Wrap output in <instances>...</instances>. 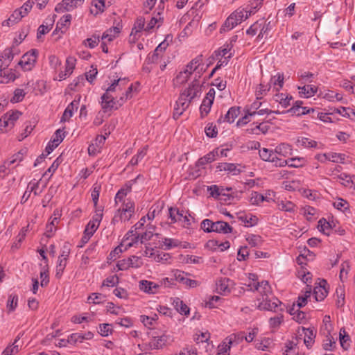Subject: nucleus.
Instances as JSON below:
<instances>
[{
    "label": "nucleus",
    "mask_w": 355,
    "mask_h": 355,
    "mask_svg": "<svg viewBox=\"0 0 355 355\" xmlns=\"http://www.w3.org/2000/svg\"><path fill=\"white\" fill-rule=\"evenodd\" d=\"M127 83L128 80L125 78H119L118 80H114L112 85L106 89V92L101 96V105L105 112L114 109L116 105L115 97L113 96L112 93L117 90H121V87Z\"/></svg>",
    "instance_id": "obj_1"
},
{
    "label": "nucleus",
    "mask_w": 355,
    "mask_h": 355,
    "mask_svg": "<svg viewBox=\"0 0 355 355\" xmlns=\"http://www.w3.org/2000/svg\"><path fill=\"white\" fill-rule=\"evenodd\" d=\"M201 228L206 232H217L227 234L232 232L233 228L223 220L213 222L209 219H205L201 223Z\"/></svg>",
    "instance_id": "obj_2"
},
{
    "label": "nucleus",
    "mask_w": 355,
    "mask_h": 355,
    "mask_svg": "<svg viewBox=\"0 0 355 355\" xmlns=\"http://www.w3.org/2000/svg\"><path fill=\"white\" fill-rule=\"evenodd\" d=\"M21 43V34L19 35L18 38H15L12 46L10 49H6L3 51V52L0 55V64L6 69L12 60L14 58L15 55H18L21 49L19 47L20 44Z\"/></svg>",
    "instance_id": "obj_3"
},
{
    "label": "nucleus",
    "mask_w": 355,
    "mask_h": 355,
    "mask_svg": "<svg viewBox=\"0 0 355 355\" xmlns=\"http://www.w3.org/2000/svg\"><path fill=\"white\" fill-rule=\"evenodd\" d=\"M202 56L199 55L194 59H193L187 66L185 69L184 70L185 72H187L188 74L191 76L193 73H195V77L197 80L201 77L203 72L205 71V69L202 65Z\"/></svg>",
    "instance_id": "obj_4"
},
{
    "label": "nucleus",
    "mask_w": 355,
    "mask_h": 355,
    "mask_svg": "<svg viewBox=\"0 0 355 355\" xmlns=\"http://www.w3.org/2000/svg\"><path fill=\"white\" fill-rule=\"evenodd\" d=\"M262 0H254L253 3H252V6L250 10L246 9H238L235 12H233L234 17L236 19L238 24L241 23L242 21L248 18L249 16L251 15L252 13H254V11L253 9H256L260 4Z\"/></svg>",
    "instance_id": "obj_5"
},
{
    "label": "nucleus",
    "mask_w": 355,
    "mask_h": 355,
    "mask_svg": "<svg viewBox=\"0 0 355 355\" xmlns=\"http://www.w3.org/2000/svg\"><path fill=\"white\" fill-rule=\"evenodd\" d=\"M191 100H190L182 92L176 101V107L174 109L173 117L178 119L182 113L189 107Z\"/></svg>",
    "instance_id": "obj_6"
},
{
    "label": "nucleus",
    "mask_w": 355,
    "mask_h": 355,
    "mask_svg": "<svg viewBox=\"0 0 355 355\" xmlns=\"http://www.w3.org/2000/svg\"><path fill=\"white\" fill-rule=\"evenodd\" d=\"M141 265L142 262L139 257L132 256L126 259L119 261L116 266L120 270H125L129 268H139Z\"/></svg>",
    "instance_id": "obj_7"
},
{
    "label": "nucleus",
    "mask_w": 355,
    "mask_h": 355,
    "mask_svg": "<svg viewBox=\"0 0 355 355\" xmlns=\"http://www.w3.org/2000/svg\"><path fill=\"white\" fill-rule=\"evenodd\" d=\"M170 341H172L171 336L165 332L159 336H154L149 343V347L153 349H159Z\"/></svg>",
    "instance_id": "obj_8"
},
{
    "label": "nucleus",
    "mask_w": 355,
    "mask_h": 355,
    "mask_svg": "<svg viewBox=\"0 0 355 355\" xmlns=\"http://www.w3.org/2000/svg\"><path fill=\"white\" fill-rule=\"evenodd\" d=\"M38 56V51L31 49L24 54V71H31L35 66Z\"/></svg>",
    "instance_id": "obj_9"
},
{
    "label": "nucleus",
    "mask_w": 355,
    "mask_h": 355,
    "mask_svg": "<svg viewBox=\"0 0 355 355\" xmlns=\"http://www.w3.org/2000/svg\"><path fill=\"white\" fill-rule=\"evenodd\" d=\"M183 92L191 101L200 94L201 85L196 78H194L188 89Z\"/></svg>",
    "instance_id": "obj_10"
},
{
    "label": "nucleus",
    "mask_w": 355,
    "mask_h": 355,
    "mask_svg": "<svg viewBox=\"0 0 355 355\" xmlns=\"http://www.w3.org/2000/svg\"><path fill=\"white\" fill-rule=\"evenodd\" d=\"M281 304L280 301L275 297L269 299L266 297L262 299V301L259 304V308L261 309L277 311V309L279 305Z\"/></svg>",
    "instance_id": "obj_11"
},
{
    "label": "nucleus",
    "mask_w": 355,
    "mask_h": 355,
    "mask_svg": "<svg viewBox=\"0 0 355 355\" xmlns=\"http://www.w3.org/2000/svg\"><path fill=\"white\" fill-rule=\"evenodd\" d=\"M216 291L221 295L230 293L232 282L228 278H220L216 281Z\"/></svg>",
    "instance_id": "obj_12"
},
{
    "label": "nucleus",
    "mask_w": 355,
    "mask_h": 355,
    "mask_svg": "<svg viewBox=\"0 0 355 355\" xmlns=\"http://www.w3.org/2000/svg\"><path fill=\"white\" fill-rule=\"evenodd\" d=\"M5 68L0 64V83L7 84L11 81H14L18 78L19 73H16L15 71L10 70L9 73L5 71Z\"/></svg>",
    "instance_id": "obj_13"
},
{
    "label": "nucleus",
    "mask_w": 355,
    "mask_h": 355,
    "mask_svg": "<svg viewBox=\"0 0 355 355\" xmlns=\"http://www.w3.org/2000/svg\"><path fill=\"white\" fill-rule=\"evenodd\" d=\"M22 19V7L17 8L6 20L2 22L3 26H12Z\"/></svg>",
    "instance_id": "obj_14"
},
{
    "label": "nucleus",
    "mask_w": 355,
    "mask_h": 355,
    "mask_svg": "<svg viewBox=\"0 0 355 355\" xmlns=\"http://www.w3.org/2000/svg\"><path fill=\"white\" fill-rule=\"evenodd\" d=\"M106 138L103 135H98L95 139L94 143L90 144L88 147V153L89 155H95L99 153Z\"/></svg>",
    "instance_id": "obj_15"
},
{
    "label": "nucleus",
    "mask_w": 355,
    "mask_h": 355,
    "mask_svg": "<svg viewBox=\"0 0 355 355\" xmlns=\"http://www.w3.org/2000/svg\"><path fill=\"white\" fill-rule=\"evenodd\" d=\"M240 114V107H231L225 116L224 117L220 116L218 119V123H220L222 122H227V123H233L235 120V119Z\"/></svg>",
    "instance_id": "obj_16"
},
{
    "label": "nucleus",
    "mask_w": 355,
    "mask_h": 355,
    "mask_svg": "<svg viewBox=\"0 0 355 355\" xmlns=\"http://www.w3.org/2000/svg\"><path fill=\"white\" fill-rule=\"evenodd\" d=\"M139 289L146 293L154 294L157 292L159 284L148 280H141L139 282Z\"/></svg>",
    "instance_id": "obj_17"
},
{
    "label": "nucleus",
    "mask_w": 355,
    "mask_h": 355,
    "mask_svg": "<svg viewBox=\"0 0 355 355\" xmlns=\"http://www.w3.org/2000/svg\"><path fill=\"white\" fill-rule=\"evenodd\" d=\"M15 156L16 157L15 159H12L0 166V180L3 179L10 173V169L7 165L10 166L15 164V162H17L18 164L21 161L22 158L20 152H19L18 154Z\"/></svg>",
    "instance_id": "obj_18"
},
{
    "label": "nucleus",
    "mask_w": 355,
    "mask_h": 355,
    "mask_svg": "<svg viewBox=\"0 0 355 355\" xmlns=\"http://www.w3.org/2000/svg\"><path fill=\"white\" fill-rule=\"evenodd\" d=\"M80 97L78 100H73L65 109L63 115L61 118V121H69V119L73 116L74 110H77L79 105Z\"/></svg>",
    "instance_id": "obj_19"
},
{
    "label": "nucleus",
    "mask_w": 355,
    "mask_h": 355,
    "mask_svg": "<svg viewBox=\"0 0 355 355\" xmlns=\"http://www.w3.org/2000/svg\"><path fill=\"white\" fill-rule=\"evenodd\" d=\"M326 284L327 282L325 280H322L320 282V286L314 288L313 294L316 301H322L327 296V291L325 288Z\"/></svg>",
    "instance_id": "obj_20"
},
{
    "label": "nucleus",
    "mask_w": 355,
    "mask_h": 355,
    "mask_svg": "<svg viewBox=\"0 0 355 355\" xmlns=\"http://www.w3.org/2000/svg\"><path fill=\"white\" fill-rule=\"evenodd\" d=\"M259 155L263 160L266 162H277L280 160L275 152L265 148L259 150ZM276 165H278V164L276 163Z\"/></svg>",
    "instance_id": "obj_21"
},
{
    "label": "nucleus",
    "mask_w": 355,
    "mask_h": 355,
    "mask_svg": "<svg viewBox=\"0 0 355 355\" xmlns=\"http://www.w3.org/2000/svg\"><path fill=\"white\" fill-rule=\"evenodd\" d=\"M304 159L303 158H300V157H294V158H291L288 160H284V161H282L281 159L279 160V163L278 164V166H284L285 165H288V166L290 167H295V168H297V167H300V166H302L304 164Z\"/></svg>",
    "instance_id": "obj_22"
},
{
    "label": "nucleus",
    "mask_w": 355,
    "mask_h": 355,
    "mask_svg": "<svg viewBox=\"0 0 355 355\" xmlns=\"http://www.w3.org/2000/svg\"><path fill=\"white\" fill-rule=\"evenodd\" d=\"M217 155H218V149H216L205 156L200 158L196 163V166H202L208 163L212 162L216 159V157Z\"/></svg>",
    "instance_id": "obj_23"
},
{
    "label": "nucleus",
    "mask_w": 355,
    "mask_h": 355,
    "mask_svg": "<svg viewBox=\"0 0 355 355\" xmlns=\"http://www.w3.org/2000/svg\"><path fill=\"white\" fill-rule=\"evenodd\" d=\"M254 289L259 291L262 294V299L268 297L270 293V286L267 281H262L261 283H257L254 286Z\"/></svg>",
    "instance_id": "obj_24"
},
{
    "label": "nucleus",
    "mask_w": 355,
    "mask_h": 355,
    "mask_svg": "<svg viewBox=\"0 0 355 355\" xmlns=\"http://www.w3.org/2000/svg\"><path fill=\"white\" fill-rule=\"evenodd\" d=\"M220 171H225L232 173L233 175H238L241 173V170L237 168V166L232 163H221L217 167Z\"/></svg>",
    "instance_id": "obj_25"
},
{
    "label": "nucleus",
    "mask_w": 355,
    "mask_h": 355,
    "mask_svg": "<svg viewBox=\"0 0 355 355\" xmlns=\"http://www.w3.org/2000/svg\"><path fill=\"white\" fill-rule=\"evenodd\" d=\"M302 331L304 334V343L308 348H310L314 342L315 334L313 330L309 328L302 327Z\"/></svg>",
    "instance_id": "obj_26"
},
{
    "label": "nucleus",
    "mask_w": 355,
    "mask_h": 355,
    "mask_svg": "<svg viewBox=\"0 0 355 355\" xmlns=\"http://www.w3.org/2000/svg\"><path fill=\"white\" fill-rule=\"evenodd\" d=\"M21 113L19 111L11 110L8 112L4 116L8 126H13L15 123L19 119Z\"/></svg>",
    "instance_id": "obj_27"
},
{
    "label": "nucleus",
    "mask_w": 355,
    "mask_h": 355,
    "mask_svg": "<svg viewBox=\"0 0 355 355\" xmlns=\"http://www.w3.org/2000/svg\"><path fill=\"white\" fill-rule=\"evenodd\" d=\"M298 89L300 94H303L305 97L309 98L315 95L318 91V87L314 85H306L302 87H298Z\"/></svg>",
    "instance_id": "obj_28"
},
{
    "label": "nucleus",
    "mask_w": 355,
    "mask_h": 355,
    "mask_svg": "<svg viewBox=\"0 0 355 355\" xmlns=\"http://www.w3.org/2000/svg\"><path fill=\"white\" fill-rule=\"evenodd\" d=\"M19 340V336H17L15 341L11 345L8 346L2 352V355H15L20 349V346L17 344Z\"/></svg>",
    "instance_id": "obj_29"
},
{
    "label": "nucleus",
    "mask_w": 355,
    "mask_h": 355,
    "mask_svg": "<svg viewBox=\"0 0 355 355\" xmlns=\"http://www.w3.org/2000/svg\"><path fill=\"white\" fill-rule=\"evenodd\" d=\"M238 24L236 19L234 17V15L232 14L226 19L223 26L220 28V32H225L229 30L232 29L235 26Z\"/></svg>",
    "instance_id": "obj_30"
},
{
    "label": "nucleus",
    "mask_w": 355,
    "mask_h": 355,
    "mask_svg": "<svg viewBox=\"0 0 355 355\" xmlns=\"http://www.w3.org/2000/svg\"><path fill=\"white\" fill-rule=\"evenodd\" d=\"M120 27L114 26L107 30L102 36V40H107L109 42L112 41L119 33Z\"/></svg>",
    "instance_id": "obj_31"
},
{
    "label": "nucleus",
    "mask_w": 355,
    "mask_h": 355,
    "mask_svg": "<svg viewBox=\"0 0 355 355\" xmlns=\"http://www.w3.org/2000/svg\"><path fill=\"white\" fill-rule=\"evenodd\" d=\"M291 146L288 144H281L280 145L277 146L275 148V153L279 154L282 156L286 157L291 153Z\"/></svg>",
    "instance_id": "obj_32"
},
{
    "label": "nucleus",
    "mask_w": 355,
    "mask_h": 355,
    "mask_svg": "<svg viewBox=\"0 0 355 355\" xmlns=\"http://www.w3.org/2000/svg\"><path fill=\"white\" fill-rule=\"evenodd\" d=\"M263 201H269V199L266 196H263V195L259 193L257 191H254L251 194V197L250 198V202L253 205H258L261 202Z\"/></svg>",
    "instance_id": "obj_33"
},
{
    "label": "nucleus",
    "mask_w": 355,
    "mask_h": 355,
    "mask_svg": "<svg viewBox=\"0 0 355 355\" xmlns=\"http://www.w3.org/2000/svg\"><path fill=\"white\" fill-rule=\"evenodd\" d=\"M175 307L178 312L181 314H184L186 315L189 314V308L183 302V301L177 298L174 300Z\"/></svg>",
    "instance_id": "obj_34"
},
{
    "label": "nucleus",
    "mask_w": 355,
    "mask_h": 355,
    "mask_svg": "<svg viewBox=\"0 0 355 355\" xmlns=\"http://www.w3.org/2000/svg\"><path fill=\"white\" fill-rule=\"evenodd\" d=\"M211 100L204 98L203 101L200 107V111L202 116H207L210 112L211 107L213 104Z\"/></svg>",
    "instance_id": "obj_35"
},
{
    "label": "nucleus",
    "mask_w": 355,
    "mask_h": 355,
    "mask_svg": "<svg viewBox=\"0 0 355 355\" xmlns=\"http://www.w3.org/2000/svg\"><path fill=\"white\" fill-rule=\"evenodd\" d=\"M336 179L345 187H352L354 184L351 176L347 173H343L338 175Z\"/></svg>",
    "instance_id": "obj_36"
},
{
    "label": "nucleus",
    "mask_w": 355,
    "mask_h": 355,
    "mask_svg": "<svg viewBox=\"0 0 355 355\" xmlns=\"http://www.w3.org/2000/svg\"><path fill=\"white\" fill-rule=\"evenodd\" d=\"M40 277L41 286H46L49 282V267L47 264L44 267L43 270L40 272Z\"/></svg>",
    "instance_id": "obj_37"
},
{
    "label": "nucleus",
    "mask_w": 355,
    "mask_h": 355,
    "mask_svg": "<svg viewBox=\"0 0 355 355\" xmlns=\"http://www.w3.org/2000/svg\"><path fill=\"white\" fill-rule=\"evenodd\" d=\"M131 190V185L125 184L124 187L121 188L116 193L115 197V202L117 203L118 201H122L125 196Z\"/></svg>",
    "instance_id": "obj_38"
},
{
    "label": "nucleus",
    "mask_w": 355,
    "mask_h": 355,
    "mask_svg": "<svg viewBox=\"0 0 355 355\" xmlns=\"http://www.w3.org/2000/svg\"><path fill=\"white\" fill-rule=\"evenodd\" d=\"M208 191L210 192V196L214 198H218L219 196L226 195L225 193H223V187H219L216 185L209 187Z\"/></svg>",
    "instance_id": "obj_39"
},
{
    "label": "nucleus",
    "mask_w": 355,
    "mask_h": 355,
    "mask_svg": "<svg viewBox=\"0 0 355 355\" xmlns=\"http://www.w3.org/2000/svg\"><path fill=\"white\" fill-rule=\"evenodd\" d=\"M236 335H232L231 336L225 339L226 341H225L223 345L219 346L220 351L222 352L221 354H223L227 352L228 350H230L231 345L233 342V340L236 338Z\"/></svg>",
    "instance_id": "obj_40"
},
{
    "label": "nucleus",
    "mask_w": 355,
    "mask_h": 355,
    "mask_svg": "<svg viewBox=\"0 0 355 355\" xmlns=\"http://www.w3.org/2000/svg\"><path fill=\"white\" fill-rule=\"evenodd\" d=\"M83 1L84 0H62V2L64 5H65V10L70 11L80 5Z\"/></svg>",
    "instance_id": "obj_41"
},
{
    "label": "nucleus",
    "mask_w": 355,
    "mask_h": 355,
    "mask_svg": "<svg viewBox=\"0 0 355 355\" xmlns=\"http://www.w3.org/2000/svg\"><path fill=\"white\" fill-rule=\"evenodd\" d=\"M59 217H54L50 223L46 225V236L48 237L51 236V234L55 232L56 225L58 223Z\"/></svg>",
    "instance_id": "obj_42"
},
{
    "label": "nucleus",
    "mask_w": 355,
    "mask_h": 355,
    "mask_svg": "<svg viewBox=\"0 0 355 355\" xmlns=\"http://www.w3.org/2000/svg\"><path fill=\"white\" fill-rule=\"evenodd\" d=\"M311 293V287L309 285L306 286V289L305 291V295L304 296H300L297 300V306L301 308L304 306L307 301V298L310 297V294Z\"/></svg>",
    "instance_id": "obj_43"
},
{
    "label": "nucleus",
    "mask_w": 355,
    "mask_h": 355,
    "mask_svg": "<svg viewBox=\"0 0 355 355\" xmlns=\"http://www.w3.org/2000/svg\"><path fill=\"white\" fill-rule=\"evenodd\" d=\"M262 105V103L259 101V100L257 99L254 102H253L250 107L246 108L247 113L250 116H255V112L257 111Z\"/></svg>",
    "instance_id": "obj_44"
},
{
    "label": "nucleus",
    "mask_w": 355,
    "mask_h": 355,
    "mask_svg": "<svg viewBox=\"0 0 355 355\" xmlns=\"http://www.w3.org/2000/svg\"><path fill=\"white\" fill-rule=\"evenodd\" d=\"M239 219L245 223L247 226H254L258 222V218L255 216H251L249 218L245 215L239 216Z\"/></svg>",
    "instance_id": "obj_45"
},
{
    "label": "nucleus",
    "mask_w": 355,
    "mask_h": 355,
    "mask_svg": "<svg viewBox=\"0 0 355 355\" xmlns=\"http://www.w3.org/2000/svg\"><path fill=\"white\" fill-rule=\"evenodd\" d=\"M349 340V336L347 334L346 331L341 329L340 331V343L341 347L344 349H347L349 344L347 343Z\"/></svg>",
    "instance_id": "obj_46"
},
{
    "label": "nucleus",
    "mask_w": 355,
    "mask_h": 355,
    "mask_svg": "<svg viewBox=\"0 0 355 355\" xmlns=\"http://www.w3.org/2000/svg\"><path fill=\"white\" fill-rule=\"evenodd\" d=\"M297 143L299 145L305 148H314L317 146V142L315 141L305 137L298 139Z\"/></svg>",
    "instance_id": "obj_47"
},
{
    "label": "nucleus",
    "mask_w": 355,
    "mask_h": 355,
    "mask_svg": "<svg viewBox=\"0 0 355 355\" xmlns=\"http://www.w3.org/2000/svg\"><path fill=\"white\" fill-rule=\"evenodd\" d=\"M163 245L165 246V250H169L172 248L178 247L180 242L178 240L174 239H163Z\"/></svg>",
    "instance_id": "obj_48"
},
{
    "label": "nucleus",
    "mask_w": 355,
    "mask_h": 355,
    "mask_svg": "<svg viewBox=\"0 0 355 355\" xmlns=\"http://www.w3.org/2000/svg\"><path fill=\"white\" fill-rule=\"evenodd\" d=\"M270 87L271 86L270 84L264 85L262 83H261L256 91L257 99H261L262 98V96L265 95L266 92L270 90Z\"/></svg>",
    "instance_id": "obj_49"
},
{
    "label": "nucleus",
    "mask_w": 355,
    "mask_h": 355,
    "mask_svg": "<svg viewBox=\"0 0 355 355\" xmlns=\"http://www.w3.org/2000/svg\"><path fill=\"white\" fill-rule=\"evenodd\" d=\"M49 21V24H48V22H46V25L42 24L38 28L37 34V38H40L42 35L46 34L51 29L53 26V21L51 19H50Z\"/></svg>",
    "instance_id": "obj_50"
},
{
    "label": "nucleus",
    "mask_w": 355,
    "mask_h": 355,
    "mask_svg": "<svg viewBox=\"0 0 355 355\" xmlns=\"http://www.w3.org/2000/svg\"><path fill=\"white\" fill-rule=\"evenodd\" d=\"M17 302H18L17 295L15 294H10L8 299L7 308L10 311H13L17 305Z\"/></svg>",
    "instance_id": "obj_51"
},
{
    "label": "nucleus",
    "mask_w": 355,
    "mask_h": 355,
    "mask_svg": "<svg viewBox=\"0 0 355 355\" xmlns=\"http://www.w3.org/2000/svg\"><path fill=\"white\" fill-rule=\"evenodd\" d=\"M145 25V19L143 17L138 18L135 24V26L132 30L130 36L134 34V31H135V34L137 33L140 32L141 30L144 28Z\"/></svg>",
    "instance_id": "obj_52"
},
{
    "label": "nucleus",
    "mask_w": 355,
    "mask_h": 355,
    "mask_svg": "<svg viewBox=\"0 0 355 355\" xmlns=\"http://www.w3.org/2000/svg\"><path fill=\"white\" fill-rule=\"evenodd\" d=\"M278 208L280 210L285 211H293L295 205L290 201H282L278 204Z\"/></svg>",
    "instance_id": "obj_53"
},
{
    "label": "nucleus",
    "mask_w": 355,
    "mask_h": 355,
    "mask_svg": "<svg viewBox=\"0 0 355 355\" xmlns=\"http://www.w3.org/2000/svg\"><path fill=\"white\" fill-rule=\"evenodd\" d=\"M318 228L320 232H322L324 234L327 235H329V232H326V230H328L331 228V226L329 222H327L324 218H322L318 221Z\"/></svg>",
    "instance_id": "obj_54"
},
{
    "label": "nucleus",
    "mask_w": 355,
    "mask_h": 355,
    "mask_svg": "<svg viewBox=\"0 0 355 355\" xmlns=\"http://www.w3.org/2000/svg\"><path fill=\"white\" fill-rule=\"evenodd\" d=\"M328 160L333 162L343 163L345 160V155L331 153L328 154Z\"/></svg>",
    "instance_id": "obj_55"
},
{
    "label": "nucleus",
    "mask_w": 355,
    "mask_h": 355,
    "mask_svg": "<svg viewBox=\"0 0 355 355\" xmlns=\"http://www.w3.org/2000/svg\"><path fill=\"white\" fill-rule=\"evenodd\" d=\"M271 81L273 82L274 86H279V87L276 89L277 91H279L284 85V75L282 73H277L271 78Z\"/></svg>",
    "instance_id": "obj_56"
},
{
    "label": "nucleus",
    "mask_w": 355,
    "mask_h": 355,
    "mask_svg": "<svg viewBox=\"0 0 355 355\" xmlns=\"http://www.w3.org/2000/svg\"><path fill=\"white\" fill-rule=\"evenodd\" d=\"M190 78V76L188 74L187 72H185L184 71H182L179 73V74L176 76L175 82L176 84L182 85L187 82L189 78Z\"/></svg>",
    "instance_id": "obj_57"
},
{
    "label": "nucleus",
    "mask_w": 355,
    "mask_h": 355,
    "mask_svg": "<svg viewBox=\"0 0 355 355\" xmlns=\"http://www.w3.org/2000/svg\"><path fill=\"white\" fill-rule=\"evenodd\" d=\"M67 261H65L64 259L61 257L58 258V263L56 267V277H60L62 275L65 267H66Z\"/></svg>",
    "instance_id": "obj_58"
},
{
    "label": "nucleus",
    "mask_w": 355,
    "mask_h": 355,
    "mask_svg": "<svg viewBox=\"0 0 355 355\" xmlns=\"http://www.w3.org/2000/svg\"><path fill=\"white\" fill-rule=\"evenodd\" d=\"M62 140L63 134L62 133V130L60 129H58L55 131L51 142L52 144H54V146H58Z\"/></svg>",
    "instance_id": "obj_59"
},
{
    "label": "nucleus",
    "mask_w": 355,
    "mask_h": 355,
    "mask_svg": "<svg viewBox=\"0 0 355 355\" xmlns=\"http://www.w3.org/2000/svg\"><path fill=\"white\" fill-rule=\"evenodd\" d=\"M205 131L207 136L211 138L216 137L218 134L216 126L213 125V124H209L207 126Z\"/></svg>",
    "instance_id": "obj_60"
},
{
    "label": "nucleus",
    "mask_w": 355,
    "mask_h": 355,
    "mask_svg": "<svg viewBox=\"0 0 355 355\" xmlns=\"http://www.w3.org/2000/svg\"><path fill=\"white\" fill-rule=\"evenodd\" d=\"M119 283V278L116 275L111 276L105 279L103 282L104 286H114Z\"/></svg>",
    "instance_id": "obj_61"
},
{
    "label": "nucleus",
    "mask_w": 355,
    "mask_h": 355,
    "mask_svg": "<svg viewBox=\"0 0 355 355\" xmlns=\"http://www.w3.org/2000/svg\"><path fill=\"white\" fill-rule=\"evenodd\" d=\"M247 241L249 245H250L252 247H256L261 244V237L257 235H251L248 236L247 238Z\"/></svg>",
    "instance_id": "obj_62"
},
{
    "label": "nucleus",
    "mask_w": 355,
    "mask_h": 355,
    "mask_svg": "<svg viewBox=\"0 0 355 355\" xmlns=\"http://www.w3.org/2000/svg\"><path fill=\"white\" fill-rule=\"evenodd\" d=\"M98 226L99 225H98V224H95V223L89 221L88 223V224L87 225L84 232H85V233L87 234V235L92 236L94 234V233L98 229Z\"/></svg>",
    "instance_id": "obj_63"
},
{
    "label": "nucleus",
    "mask_w": 355,
    "mask_h": 355,
    "mask_svg": "<svg viewBox=\"0 0 355 355\" xmlns=\"http://www.w3.org/2000/svg\"><path fill=\"white\" fill-rule=\"evenodd\" d=\"M182 284L187 288H196L200 284L199 282L194 279H191L188 278L187 276L184 278Z\"/></svg>",
    "instance_id": "obj_64"
}]
</instances>
